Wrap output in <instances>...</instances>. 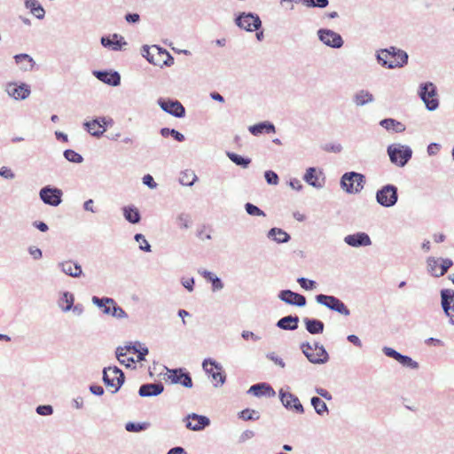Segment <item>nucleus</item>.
<instances>
[{
	"instance_id": "53",
	"label": "nucleus",
	"mask_w": 454,
	"mask_h": 454,
	"mask_svg": "<svg viewBox=\"0 0 454 454\" xmlns=\"http://www.w3.org/2000/svg\"><path fill=\"white\" fill-rule=\"evenodd\" d=\"M240 418L244 420H257L260 418L258 411L250 409H245L240 412Z\"/></svg>"
},
{
	"instance_id": "20",
	"label": "nucleus",
	"mask_w": 454,
	"mask_h": 454,
	"mask_svg": "<svg viewBox=\"0 0 454 454\" xmlns=\"http://www.w3.org/2000/svg\"><path fill=\"white\" fill-rule=\"evenodd\" d=\"M278 297L285 303L297 307H304L307 302L305 296L288 289L280 291Z\"/></svg>"
},
{
	"instance_id": "56",
	"label": "nucleus",
	"mask_w": 454,
	"mask_h": 454,
	"mask_svg": "<svg viewBox=\"0 0 454 454\" xmlns=\"http://www.w3.org/2000/svg\"><path fill=\"white\" fill-rule=\"evenodd\" d=\"M35 411L41 416H51L53 414V407L50 404L38 405Z\"/></svg>"
},
{
	"instance_id": "33",
	"label": "nucleus",
	"mask_w": 454,
	"mask_h": 454,
	"mask_svg": "<svg viewBox=\"0 0 454 454\" xmlns=\"http://www.w3.org/2000/svg\"><path fill=\"white\" fill-rule=\"evenodd\" d=\"M303 322L305 324L306 330L310 334H318L324 332L325 325L319 319L305 317L303 318Z\"/></svg>"
},
{
	"instance_id": "19",
	"label": "nucleus",
	"mask_w": 454,
	"mask_h": 454,
	"mask_svg": "<svg viewBox=\"0 0 454 454\" xmlns=\"http://www.w3.org/2000/svg\"><path fill=\"white\" fill-rule=\"evenodd\" d=\"M382 351L387 356L395 359L403 367L413 370L419 369V364L416 361H414L411 357L408 356L402 355L401 353L397 352L395 349L392 348L384 347Z\"/></svg>"
},
{
	"instance_id": "18",
	"label": "nucleus",
	"mask_w": 454,
	"mask_h": 454,
	"mask_svg": "<svg viewBox=\"0 0 454 454\" xmlns=\"http://www.w3.org/2000/svg\"><path fill=\"white\" fill-rule=\"evenodd\" d=\"M185 427L192 431H201L210 425V419L204 415L190 413L184 419Z\"/></svg>"
},
{
	"instance_id": "54",
	"label": "nucleus",
	"mask_w": 454,
	"mask_h": 454,
	"mask_svg": "<svg viewBox=\"0 0 454 454\" xmlns=\"http://www.w3.org/2000/svg\"><path fill=\"white\" fill-rule=\"evenodd\" d=\"M440 259V268H439V278L443 276L448 270L453 265V262L449 258H439Z\"/></svg>"
},
{
	"instance_id": "13",
	"label": "nucleus",
	"mask_w": 454,
	"mask_h": 454,
	"mask_svg": "<svg viewBox=\"0 0 454 454\" xmlns=\"http://www.w3.org/2000/svg\"><path fill=\"white\" fill-rule=\"evenodd\" d=\"M63 192L60 189L46 185L39 192V197L42 201L52 207H57L62 202Z\"/></svg>"
},
{
	"instance_id": "42",
	"label": "nucleus",
	"mask_w": 454,
	"mask_h": 454,
	"mask_svg": "<svg viewBox=\"0 0 454 454\" xmlns=\"http://www.w3.org/2000/svg\"><path fill=\"white\" fill-rule=\"evenodd\" d=\"M440 259L435 257H428L427 259V271L434 277L439 278Z\"/></svg>"
},
{
	"instance_id": "14",
	"label": "nucleus",
	"mask_w": 454,
	"mask_h": 454,
	"mask_svg": "<svg viewBox=\"0 0 454 454\" xmlns=\"http://www.w3.org/2000/svg\"><path fill=\"white\" fill-rule=\"evenodd\" d=\"M278 395L286 409L291 410L298 414L304 413V407L296 395L284 388L279 389Z\"/></svg>"
},
{
	"instance_id": "32",
	"label": "nucleus",
	"mask_w": 454,
	"mask_h": 454,
	"mask_svg": "<svg viewBox=\"0 0 454 454\" xmlns=\"http://www.w3.org/2000/svg\"><path fill=\"white\" fill-rule=\"evenodd\" d=\"M14 59L17 65L20 66L22 71H31L35 66V60L31 56L26 53H20L14 56Z\"/></svg>"
},
{
	"instance_id": "25",
	"label": "nucleus",
	"mask_w": 454,
	"mask_h": 454,
	"mask_svg": "<svg viewBox=\"0 0 454 454\" xmlns=\"http://www.w3.org/2000/svg\"><path fill=\"white\" fill-rule=\"evenodd\" d=\"M58 267L63 273L73 278H78L82 275V270L79 263L73 261H64L58 263Z\"/></svg>"
},
{
	"instance_id": "21",
	"label": "nucleus",
	"mask_w": 454,
	"mask_h": 454,
	"mask_svg": "<svg viewBox=\"0 0 454 454\" xmlns=\"http://www.w3.org/2000/svg\"><path fill=\"white\" fill-rule=\"evenodd\" d=\"M344 242L352 247H368L372 245L370 236L362 231L347 235L344 238Z\"/></svg>"
},
{
	"instance_id": "40",
	"label": "nucleus",
	"mask_w": 454,
	"mask_h": 454,
	"mask_svg": "<svg viewBox=\"0 0 454 454\" xmlns=\"http://www.w3.org/2000/svg\"><path fill=\"white\" fill-rule=\"evenodd\" d=\"M395 60L391 61L388 65L389 69H394L396 67H403L408 63L409 56L406 51L400 50L399 52H397V56L395 57Z\"/></svg>"
},
{
	"instance_id": "39",
	"label": "nucleus",
	"mask_w": 454,
	"mask_h": 454,
	"mask_svg": "<svg viewBox=\"0 0 454 454\" xmlns=\"http://www.w3.org/2000/svg\"><path fill=\"white\" fill-rule=\"evenodd\" d=\"M310 403L317 415L324 416L325 414H328V407L319 396L311 397Z\"/></svg>"
},
{
	"instance_id": "46",
	"label": "nucleus",
	"mask_w": 454,
	"mask_h": 454,
	"mask_svg": "<svg viewBox=\"0 0 454 454\" xmlns=\"http://www.w3.org/2000/svg\"><path fill=\"white\" fill-rule=\"evenodd\" d=\"M142 56L145 57L150 63L158 65L159 60L155 59V52L153 51V46L144 45L141 50Z\"/></svg>"
},
{
	"instance_id": "37",
	"label": "nucleus",
	"mask_w": 454,
	"mask_h": 454,
	"mask_svg": "<svg viewBox=\"0 0 454 454\" xmlns=\"http://www.w3.org/2000/svg\"><path fill=\"white\" fill-rule=\"evenodd\" d=\"M84 126L87 131L96 137H99L106 131L98 119L84 122Z\"/></svg>"
},
{
	"instance_id": "64",
	"label": "nucleus",
	"mask_w": 454,
	"mask_h": 454,
	"mask_svg": "<svg viewBox=\"0 0 454 454\" xmlns=\"http://www.w3.org/2000/svg\"><path fill=\"white\" fill-rule=\"evenodd\" d=\"M254 436V432L253 430H245L239 436V442H245L247 440L252 439Z\"/></svg>"
},
{
	"instance_id": "5",
	"label": "nucleus",
	"mask_w": 454,
	"mask_h": 454,
	"mask_svg": "<svg viewBox=\"0 0 454 454\" xmlns=\"http://www.w3.org/2000/svg\"><path fill=\"white\" fill-rule=\"evenodd\" d=\"M419 96L428 111H434L439 106L436 86L430 82L419 85Z\"/></svg>"
},
{
	"instance_id": "10",
	"label": "nucleus",
	"mask_w": 454,
	"mask_h": 454,
	"mask_svg": "<svg viewBox=\"0 0 454 454\" xmlns=\"http://www.w3.org/2000/svg\"><path fill=\"white\" fill-rule=\"evenodd\" d=\"M315 299L318 304H321L331 310L344 316L350 315V310L347 308L343 301L335 296L320 294L316 295Z\"/></svg>"
},
{
	"instance_id": "34",
	"label": "nucleus",
	"mask_w": 454,
	"mask_h": 454,
	"mask_svg": "<svg viewBox=\"0 0 454 454\" xmlns=\"http://www.w3.org/2000/svg\"><path fill=\"white\" fill-rule=\"evenodd\" d=\"M304 181L309 185L320 189L324 186V184L319 181V178L317 175V168L310 167L306 170V173L303 176Z\"/></svg>"
},
{
	"instance_id": "4",
	"label": "nucleus",
	"mask_w": 454,
	"mask_h": 454,
	"mask_svg": "<svg viewBox=\"0 0 454 454\" xmlns=\"http://www.w3.org/2000/svg\"><path fill=\"white\" fill-rule=\"evenodd\" d=\"M91 301L94 305L102 309L106 315H111L117 319H124L128 317L126 311L120 307L113 298L93 296Z\"/></svg>"
},
{
	"instance_id": "51",
	"label": "nucleus",
	"mask_w": 454,
	"mask_h": 454,
	"mask_svg": "<svg viewBox=\"0 0 454 454\" xmlns=\"http://www.w3.org/2000/svg\"><path fill=\"white\" fill-rule=\"evenodd\" d=\"M148 427V424L147 423H134V422H128L126 425H125V429L128 431V432H133V433H137V432H141L143 430H145Z\"/></svg>"
},
{
	"instance_id": "12",
	"label": "nucleus",
	"mask_w": 454,
	"mask_h": 454,
	"mask_svg": "<svg viewBox=\"0 0 454 454\" xmlns=\"http://www.w3.org/2000/svg\"><path fill=\"white\" fill-rule=\"evenodd\" d=\"M317 35L318 40L328 47L340 49L344 44L341 35L332 29L320 28L317 30Z\"/></svg>"
},
{
	"instance_id": "17",
	"label": "nucleus",
	"mask_w": 454,
	"mask_h": 454,
	"mask_svg": "<svg viewBox=\"0 0 454 454\" xmlns=\"http://www.w3.org/2000/svg\"><path fill=\"white\" fill-rule=\"evenodd\" d=\"M441 305L449 317L450 323L454 325V291L451 289H442L441 291Z\"/></svg>"
},
{
	"instance_id": "49",
	"label": "nucleus",
	"mask_w": 454,
	"mask_h": 454,
	"mask_svg": "<svg viewBox=\"0 0 454 454\" xmlns=\"http://www.w3.org/2000/svg\"><path fill=\"white\" fill-rule=\"evenodd\" d=\"M266 358L271 361L275 365L281 369H285L286 364L282 357H280L276 352L270 351L266 353Z\"/></svg>"
},
{
	"instance_id": "43",
	"label": "nucleus",
	"mask_w": 454,
	"mask_h": 454,
	"mask_svg": "<svg viewBox=\"0 0 454 454\" xmlns=\"http://www.w3.org/2000/svg\"><path fill=\"white\" fill-rule=\"evenodd\" d=\"M198 179L195 173L192 170H185L181 173V176L179 178V181L181 184L185 186H192Z\"/></svg>"
},
{
	"instance_id": "52",
	"label": "nucleus",
	"mask_w": 454,
	"mask_h": 454,
	"mask_svg": "<svg viewBox=\"0 0 454 454\" xmlns=\"http://www.w3.org/2000/svg\"><path fill=\"white\" fill-rule=\"evenodd\" d=\"M297 282L304 290H313L317 287V283L314 280L308 279L306 278L301 277L297 278Z\"/></svg>"
},
{
	"instance_id": "61",
	"label": "nucleus",
	"mask_w": 454,
	"mask_h": 454,
	"mask_svg": "<svg viewBox=\"0 0 454 454\" xmlns=\"http://www.w3.org/2000/svg\"><path fill=\"white\" fill-rule=\"evenodd\" d=\"M142 180L143 184L148 186L150 189H155L158 185L157 183L154 181L153 177L149 174L145 175Z\"/></svg>"
},
{
	"instance_id": "60",
	"label": "nucleus",
	"mask_w": 454,
	"mask_h": 454,
	"mask_svg": "<svg viewBox=\"0 0 454 454\" xmlns=\"http://www.w3.org/2000/svg\"><path fill=\"white\" fill-rule=\"evenodd\" d=\"M153 51L155 52V55H158L159 57L166 56L170 59L171 63L174 62L173 57L165 49H162L157 45H153Z\"/></svg>"
},
{
	"instance_id": "24",
	"label": "nucleus",
	"mask_w": 454,
	"mask_h": 454,
	"mask_svg": "<svg viewBox=\"0 0 454 454\" xmlns=\"http://www.w3.org/2000/svg\"><path fill=\"white\" fill-rule=\"evenodd\" d=\"M100 42L104 47L113 51H120L123 45L127 44L123 41V37L118 34H114L112 36H102Z\"/></svg>"
},
{
	"instance_id": "35",
	"label": "nucleus",
	"mask_w": 454,
	"mask_h": 454,
	"mask_svg": "<svg viewBox=\"0 0 454 454\" xmlns=\"http://www.w3.org/2000/svg\"><path fill=\"white\" fill-rule=\"evenodd\" d=\"M380 125L387 130H392L396 133H401L405 130L404 124L392 118L381 120Z\"/></svg>"
},
{
	"instance_id": "15",
	"label": "nucleus",
	"mask_w": 454,
	"mask_h": 454,
	"mask_svg": "<svg viewBox=\"0 0 454 454\" xmlns=\"http://www.w3.org/2000/svg\"><path fill=\"white\" fill-rule=\"evenodd\" d=\"M166 370L168 372V378L170 380L172 384H180L187 388L192 387V380L189 372H185L182 368H166Z\"/></svg>"
},
{
	"instance_id": "9",
	"label": "nucleus",
	"mask_w": 454,
	"mask_h": 454,
	"mask_svg": "<svg viewBox=\"0 0 454 454\" xmlns=\"http://www.w3.org/2000/svg\"><path fill=\"white\" fill-rule=\"evenodd\" d=\"M4 91L14 100H26L31 94V88L25 82H9L4 86Z\"/></svg>"
},
{
	"instance_id": "30",
	"label": "nucleus",
	"mask_w": 454,
	"mask_h": 454,
	"mask_svg": "<svg viewBox=\"0 0 454 454\" xmlns=\"http://www.w3.org/2000/svg\"><path fill=\"white\" fill-rule=\"evenodd\" d=\"M249 132L254 136H259L265 133H274L276 131L275 126L270 121H262L257 124L252 125L248 128Z\"/></svg>"
},
{
	"instance_id": "50",
	"label": "nucleus",
	"mask_w": 454,
	"mask_h": 454,
	"mask_svg": "<svg viewBox=\"0 0 454 454\" xmlns=\"http://www.w3.org/2000/svg\"><path fill=\"white\" fill-rule=\"evenodd\" d=\"M134 239L139 244V249L144 252H151V245L146 240L145 237L141 233H137Z\"/></svg>"
},
{
	"instance_id": "27",
	"label": "nucleus",
	"mask_w": 454,
	"mask_h": 454,
	"mask_svg": "<svg viewBox=\"0 0 454 454\" xmlns=\"http://www.w3.org/2000/svg\"><path fill=\"white\" fill-rule=\"evenodd\" d=\"M122 213L125 220L132 224H137L141 221V214L134 205L123 207Z\"/></svg>"
},
{
	"instance_id": "57",
	"label": "nucleus",
	"mask_w": 454,
	"mask_h": 454,
	"mask_svg": "<svg viewBox=\"0 0 454 454\" xmlns=\"http://www.w3.org/2000/svg\"><path fill=\"white\" fill-rule=\"evenodd\" d=\"M387 55L383 52V50H380L379 51H377V54H376V59L378 60V62L384 67H387L388 68V65L390 64L391 61H388L387 60Z\"/></svg>"
},
{
	"instance_id": "48",
	"label": "nucleus",
	"mask_w": 454,
	"mask_h": 454,
	"mask_svg": "<svg viewBox=\"0 0 454 454\" xmlns=\"http://www.w3.org/2000/svg\"><path fill=\"white\" fill-rule=\"evenodd\" d=\"M306 7L308 8H320L324 9L328 6V0H301Z\"/></svg>"
},
{
	"instance_id": "7",
	"label": "nucleus",
	"mask_w": 454,
	"mask_h": 454,
	"mask_svg": "<svg viewBox=\"0 0 454 454\" xmlns=\"http://www.w3.org/2000/svg\"><path fill=\"white\" fill-rule=\"evenodd\" d=\"M123 372L117 366L106 367L103 370V381L107 387H113V393H116L124 383Z\"/></svg>"
},
{
	"instance_id": "16",
	"label": "nucleus",
	"mask_w": 454,
	"mask_h": 454,
	"mask_svg": "<svg viewBox=\"0 0 454 454\" xmlns=\"http://www.w3.org/2000/svg\"><path fill=\"white\" fill-rule=\"evenodd\" d=\"M158 105L164 112L176 118H183L185 115V108L178 100L160 98Z\"/></svg>"
},
{
	"instance_id": "63",
	"label": "nucleus",
	"mask_w": 454,
	"mask_h": 454,
	"mask_svg": "<svg viewBox=\"0 0 454 454\" xmlns=\"http://www.w3.org/2000/svg\"><path fill=\"white\" fill-rule=\"evenodd\" d=\"M241 337L244 339V340H248V339H252L254 341H257V340H261V337L256 335L254 333L251 332V331H247V330H244L242 333H241Z\"/></svg>"
},
{
	"instance_id": "38",
	"label": "nucleus",
	"mask_w": 454,
	"mask_h": 454,
	"mask_svg": "<svg viewBox=\"0 0 454 454\" xmlns=\"http://www.w3.org/2000/svg\"><path fill=\"white\" fill-rule=\"evenodd\" d=\"M74 301V297L73 294L69 292H64L62 296L59 299V305L61 308L62 311L67 312L71 310Z\"/></svg>"
},
{
	"instance_id": "41",
	"label": "nucleus",
	"mask_w": 454,
	"mask_h": 454,
	"mask_svg": "<svg viewBox=\"0 0 454 454\" xmlns=\"http://www.w3.org/2000/svg\"><path fill=\"white\" fill-rule=\"evenodd\" d=\"M227 157L236 165L242 167L243 168H247L250 162L251 159L243 157L239 154H237L235 153H227Z\"/></svg>"
},
{
	"instance_id": "11",
	"label": "nucleus",
	"mask_w": 454,
	"mask_h": 454,
	"mask_svg": "<svg viewBox=\"0 0 454 454\" xmlns=\"http://www.w3.org/2000/svg\"><path fill=\"white\" fill-rule=\"evenodd\" d=\"M202 367L211 376L215 387L222 386L225 382L226 375L223 373L220 364L211 359H205L202 363Z\"/></svg>"
},
{
	"instance_id": "6",
	"label": "nucleus",
	"mask_w": 454,
	"mask_h": 454,
	"mask_svg": "<svg viewBox=\"0 0 454 454\" xmlns=\"http://www.w3.org/2000/svg\"><path fill=\"white\" fill-rule=\"evenodd\" d=\"M375 200L384 207H392L398 201V189L394 184H385L376 192Z\"/></svg>"
},
{
	"instance_id": "62",
	"label": "nucleus",
	"mask_w": 454,
	"mask_h": 454,
	"mask_svg": "<svg viewBox=\"0 0 454 454\" xmlns=\"http://www.w3.org/2000/svg\"><path fill=\"white\" fill-rule=\"evenodd\" d=\"M0 176L4 177L5 179L12 180V179H13L15 177V175L12 171L11 168H9L7 167H2L0 168Z\"/></svg>"
},
{
	"instance_id": "3",
	"label": "nucleus",
	"mask_w": 454,
	"mask_h": 454,
	"mask_svg": "<svg viewBox=\"0 0 454 454\" xmlns=\"http://www.w3.org/2000/svg\"><path fill=\"white\" fill-rule=\"evenodd\" d=\"M364 175L355 171L343 174L340 182V187L348 194L359 193L364 189Z\"/></svg>"
},
{
	"instance_id": "29",
	"label": "nucleus",
	"mask_w": 454,
	"mask_h": 454,
	"mask_svg": "<svg viewBox=\"0 0 454 454\" xmlns=\"http://www.w3.org/2000/svg\"><path fill=\"white\" fill-rule=\"evenodd\" d=\"M267 237L278 244L287 243L291 239V236L286 231L277 227L271 228L268 231Z\"/></svg>"
},
{
	"instance_id": "1",
	"label": "nucleus",
	"mask_w": 454,
	"mask_h": 454,
	"mask_svg": "<svg viewBox=\"0 0 454 454\" xmlns=\"http://www.w3.org/2000/svg\"><path fill=\"white\" fill-rule=\"evenodd\" d=\"M387 153L391 163L400 168L404 167L412 157L411 148L400 143L389 145Z\"/></svg>"
},
{
	"instance_id": "44",
	"label": "nucleus",
	"mask_w": 454,
	"mask_h": 454,
	"mask_svg": "<svg viewBox=\"0 0 454 454\" xmlns=\"http://www.w3.org/2000/svg\"><path fill=\"white\" fill-rule=\"evenodd\" d=\"M160 133L163 137L172 136L174 139L178 142H183L184 140V136L175 129L162 128L160 129Z\"/></svg>"
},
{
	"instance_id": "36",
	"label": "nucleus",
	"mask_w": 454,
	"mask_h": 454,
	"mask_svg": "<svg viewBox=\"0 0 454 454\" xmlns=\"http://www.w3.org/2000/svg\"><path fill=\"white\" fill-rule=\"evenodd\" d=\"M25 6L29 9L31 13L37 19L43 20L44 18L45 11L37 0H26Z\"/></svg>"
},
{
	"instance_id": "58",
	"label": "nucleus",
	"mask_w": 454,
	"mask_h": 454,
	"mask_svg": "<svg viewBox=\"0 0 454 454\" xmlns=\"http://www.w3.org/2000/svg\"><path fill=\"white\" fill-rule=\"evenodd\" d=\"M301 0H280L279 5L286 11H293L294 4H300Z\"/></svg>"
},
{
	"instance_id": "45",
	"label": "nucleus",
	"mask_w": 454,
	"mask_h": 454,
	"mask_svg": "<svg viewBox=\"0 0 454 454\" xmlns=\"http://www.w3.org/2000/svg\"><path fill=\"white\" fill-rule=\"evenodd\" d=\"M63 155L65 159L70 162L82 163L83 161V157L72 149L65 150Z\"/></svg>"
},
{
	"instance_id": "55",
	"label": "nucleus",
	"mask_w": 454,
	"mask_h": 454,
	"mask_svg": "<svg viewBox=\"0 0 454 454\" xmlns=\"http://www.w3.org/2000/svg\"><path fill=\"white\" fill-rule=\"evenodd\" d=\"M264 177L266 182L271 185H277L279 182L278 176L272 170H266L264 172Z\"/></svg>"
},
{
	"instance_id": "2",
	"label": "nucleus",
	"mask_w": 454,
	"mask_h": 454,
	"mask_svg": "<svg viewBox=\"0 0 454 454\" xmlns=\"http://www.w3.org/2000/svg\"><path fill=\"white\" fill-rule=\"evenodd\" d=\"M301 350L308 360L316 364H324L329 360V355L325 348L319 342L311 345L309 342H302L300 346Z\"/></svg>"
},
{
	"instance_id": "28",
	"label": "nucleus",
	"mask_w": 454,
	"mask_h": 454,
	"mask_svg": "<svg viewBox=\"0 0 454 454\" xmlns=\"http://www.w3.org/2000/svg\"><path fill=\"white\" fill-rule=\"evenodd\" d=\"M247 393L254 395V396H262L268 395L269 396H274V389L267 383H257L250 387Z\"/></svg>"
},
{
	"instance_id": "47",
	"label": "nucleus",
	"mask_w": 454,
	"mask_h": 454,
	"mask_svg": "<svg viewBox=\"0 0 454 454\" xmlns=\"http://www.w3.org/2000/svg\"><path fill=\"white\" fill-rule=\"evenodd\" d=\"M245 210H246L247 214L251 216H262V217L266 216V214L264 213V211H262L257 206H255L250 202H247L245 204Z\"/></svg>"
},
{
	"instance_id": "8",
	"label": "nucleus",
	"mask_w": 454,
	"mask_h": 454,
	"mask_svg": "<svg viewBox=\"0 0 454 454\" xmlns=\"http://www.w3.org/2000/svg\"><path fill=\"white\" fill-rule=\"evenodd\" d=\"M235 24L247 32L257 31L262 27V20L258 14L253 12H241L235 18Z\"/></svg>"
},
{
	"instance_id": "31",
	"label": "nucleus",
	"mask_w": 454,
	"mask_h": 454,
	"mask_svg": "<svg viewBox=\"0 0 454 454\" xmlns=\"http://www.w3.org/2000/svg\"><path fill=\"white\" fill-rule=\"evenodd\" d=\"M299 317L297 316H286L280 318L276 325L282 330L294 331L298 328Z\"/></svg>"
},
{
	"instance_id": "22",
	"label": "nucleus",
	"mask_w": 454,
	"mask_h": 454,
	"mask_svg": "<svg viewBox=\"0 0 454 454\" xmlns=\"http://www.w3.org/2000/svg\"><path fill=\"white\" fill-rule=\"evenodd\" d=\"M94 76L100 82L108 84L110 86H118L121 83V75L116 71H94Z\"/></svg>"
},
{
	"instance_id": "23",
	"label": "nucleus",
	"mask_w": 454,
	"mask_h": 454,
	"mask_svg": "<svg viewBox=\"0 0 454 454\" xmlns=\"http://www.w3.org/2000/svg\"><path fill=\"white\" fill-rule=\"evenodd\" d=\"M164 391V386L161 382L145 383L140 386L138 395L141 397H153L160 395Z\"/></svg>"
},
{
	"instance_id": "26",
	"label": "nucleus",
	"mask_w": 454,
	"mask_h": 454,
	"mask_svg": "<svg viewBox=\"0 0 454 454\" xmlns=\"http://www.w3.org/2000/svg\"><path fill=\"white\" fill-rule=\"evenodd\" d=\"M375 100L374 96L367 90H357L352 98V101L357 106H364L367 104L373 103Z\"/></svg>"
},
{
	"instance_id": "59",
	"label": "nucleus",
	"mask_w": 454,
	"mask_h": 454,
	"mask_svg": "<svg viewBox=\"0 0 454 454\" xmlns=\"http://www.w3.org/2000/svg\"><path fill=\"white\" fill-rule=\"evenodd\" d=\"M177 223L181 228L188 229L190 227V218L188 215L180 214L177 216Z\"/></svg>"
}]
</instances>
